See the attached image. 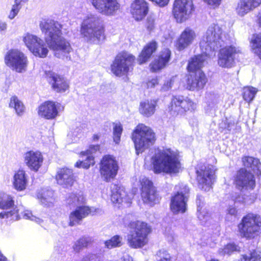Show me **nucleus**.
<instances>
[{
    "label": "nucleus",
    "mask_w": 261,
    "mask_h": 261,
    "mask_svg": "<svg viewBox=\"0 0 261 261\" xmlns=\"http://www.w3.org/2000/svg\"><path fill=\"white\" fill-rule=\"evenodd\" d=\"M151 163L155 173H176L181 167L178 152L170 148L156 150L151 158Z\"/></svg>",
    "instance_id": "obj_1"
},
{
    "label": "nucleus",
    "mask_w": 261,
    "mask_h": 261,
    "mask_svg": "<svg viewBox=\"0 0 261 261\" xmlns=\"http://www.w3.org/2000/svg\"><path fill=\"white\" fill-rule=\"evenodd\" d=\"M40 29L45 34V41L48 47L54 50L65 49V42L62 37L61 25L53 20H46L40 23Z\"/></svg>",
    "instance_id": "obj_2"
},
{
    "label": "nucleus",
    "mask_w": 261,
    "mask_h": 261,
    "mask_svg": "<svg viewBox=\"0 0 261 261\" xmlns=\"http://www.w3.org/2000/svg\"><path fill=\"white\" fill-rule=\"evenodd\" d=\"M131 139L138 155L153 145L156 140L153 130L143 123H139L135 127L131 134Z\"/></svg>",
    "instance_id": "obj_3"
},
{
    "label": "nucleus",
    "mask_w": 261,
    "mask_h": 261,
    "mask_svg": "<svg viewBox=\"0 0 261 261\" xmlns=\"http://www.w3.org/2000/svg\"><path fill=\"white\" fill-rule=\"evenodd\" d=\"M82 35L88 41L105 39L103 21L96 15L88 14L84 19L81 28Z\"/></svg>",
    "instance_id": "obj_4"
},
{
    "label": "nucleus",
    "mask_w": 261,
    "mask_h": 261,
    "mask_svg": "<svg viewBox=\"0 0 261 261\" xmlns=\"http://www.w3.org/2000/svg\"><path fill=\"white\" fill-rule=\"evenodd\" d=\"M222 30L218 25H211L200 43V47L203 53L210 54L221 47L224 42L226 43L227 40L222 39Z\"/></svg>",
    "instance_id": "obj_5"
},
{
    "label": "nucleus",
    "mask_w": 261,
    "mask_h": 261,
    "mask_svg": "<svg viewBox=\"0 0 261 261\" xmlns=\"http://www.w3.org/2000/svg\"><path fill=\"white\" fill-rule=\"evenodd\" d=\"M133 229L127 235V240L130 247L139 248L145 245L147 242V236L150 232V228L147 223L137 221L131 224Z\"/></svg>",
    "instance_id": "obj_6"
},
{
    "label": "nucleus",
    "mask_w": 261,
    "mask_h": 261,
    "mask_svg": "<svg viewBox=\"0 0 261 261\" xmlns=\"http://www.w3.org/2000/svg\"><path fill=\"white\" fill-rule=\"evenodd\" d=\"M238 228L241 237L248 239L254 238L261 232V218L249 214L242 218Z\"/></svg>",
    "instance_id": "obj_7"
},
{
    "label": "nucleus",
    "mask_w": 261,
    "mask_h": 261,
    "mask_svg": "<svg viewBox=\"0 0 261 261\" xmlns=\"http://www.w3.org/2000/svg\"><path fill=\"white\" fill-rule=\"evenodd\" d=\"M136 58L132 54L123 51L117 55L111 66V71L117 76L126 75L133 69Z\"/></svg>",
    "instance_id": "obj_8"
},
{
    "label": "nucleus",
    "mask_w": 261,
    "mask_h": 261,
    "mask_svg": "<svg viewBox=\"0 0 261 261\" xmlns=\"http://www.w3.org/2000/svg\"><path fill=\"white\" fill-rule=\"evenodd\" d=\"M4 61L7 66L19 73L25 71L28 64L27 57L16 49L9 50L5 56Z\"/></svg>",
    "instance_id": "obj_9"
},
{
    "label": "nucleus",
    "mask_w": 261,
    "mask_h": 261,
    "mask_svg": "<svg viewBox=\"0 0 261 261\" xmlns=\"http://www.w3.org/2000/svg\"><path fill=\"white\" fill-rule=\"evenodd\" d=\"M118 165L115 158L111 155L102 157L99 164V172L103 180L109 182L117 174Z\"/></svg>",
    "instance_id": "obj_10"
},
{
    "label": "nucleus",
    "mask_w": 261,
    "mask_h": 261,
    "mask_svg": "<svg viewBox=\"0 0 261 261\" xmlns=\"http://www.w3.org/2000/svg\"><path fill=\"white\" fill-rule=\"evenodd\" d=\"M194 11L192 0H175L174 2L172 13L178 22L185 21Z\"/></svg>",
    "instance_id": "obj_11"
},
{
    "label": "nucleus",
    "mask_w": 261,
    "mask_h": 261,
    "mask_svg": "<svg viewBox=\"0 0 261 261\" xmlns=\"http://www.w3.org/2000/svg\"><path fill=\"white\" fill-rule=\"evenodd\" d=\"M241 53L239 47L233 45H226L219 50L218 64L223 68H231L234 65L237 56Z\"/></svg>",
    "instance_id": "obj_12"
},
{
    "label": "nucleus",
    "mask_w": 261,
    "mask_h": 261,
    "mask_svg": "<svg viewBox=\"0 0 261 261\" xmlns=\"http://www.w3.org/2000/svg\"><path fill=\"white\" fill-rule=\"evenodd\" d=\"M23 41L32 54L40 58H45L48 54V49L41 39L37 36L28 33L23 38Z\"/></svg>",
    "instance_id": "obj_13"
},
{
    "label": "nucleus",
    "mask_w": 261,
    "mask_h": 261,
    "mask_svg": "<svg viewBox=\"0 0 261 261\" xmlns=\"http://www.w3.org/2000/svg\"><path fill=\"white\" fill-rule=\"evenodd\" d=\"M196 179L200 188L208 191L213 183L215 170L212 166H202L196 171Z\"/></svg>",
    "instance_id": "obj_14"
},
{
    "label": "nucleus",
    "mask_w": 261,
    "mask_h": 261,
    "mask_svg": "<svg viewBox=\"0 0 261 261\" xmlns=\"http://www.w3.org/2000/svg\"><path fill=\"white\" fill-rule=\"evenodd\" d=\"M90 1L99 13L108 16L114 15L120 7L117 0H90Z\"/></svg>",
    "instance_id": "obj_15"
},
{
    "label": "nucleus",
    "mask_w": 261,
    "mask_h": 261,
    "mask_svg": "<svg viewBox=\"0 0 261 261\" xmlns=\"http://www.w3.org/2000/svg\"><path fill=\"white\" fill-rule=\"evenodd\" d=\"M236 187L241 191L252 190L255 186V180L253 174L242 168L238 171L234 178Z\"/></svg>",
    "instance_id": "obj_16"
},
{
    "label": "nucleus",
    "mask_w": 261,
    "mask_h": 261,
    "mask_svg": "<svg viewBox=\"0 0 261 261\" xmlns=\"http://www.w3.org/2000/svg\"><path fill=\"white\" fill-rule=\"evenodd\" d=\"M183 188L172 197L170 208L174 213H184L186 211L189 189L187 185H182Z\"/></svg>",
    "instance_id": "obj_17"
},
{
    "label": "nucleus",
    "mask_w": 261,
    "mask_h": 261,
    "mask_svg": "<svg viewBox=\"0 0 261 261\" xmlns=\"http://www.w3.org/2000/svg\"><path fill=\"white\" fill-rule=\"evenodd\" d=\"M141 185V197L144 203L154 204L159 201V197L152 182L146 177L140 180Z\"/></svg>",
    "instance_id": "obj_18"
},
{
    "label": "nucleus",
    "mask_w": 261,
    "mask_h": 261,
    "mask_svg": "<svg viewBox=\"0 0 261 261\" xmlns=\"http://www.w3.org/2000/svg\"><path fill=\"white\" fill-rule=\"evenodd\" d=\"M195 105L190 99H186L182 96H174L171 101V111L175 114H180L188 110H194Z\"/></svg>",
    "instance_id": "obj_19"
},
{
    "label": "nucleus",
    "mask_w": 261,
    "mask_h": 261,
    "mask_svg": "<svg viewBox=\"0 0 261 261\" xmlns=\"http://www.w3.org/2000/svg\"><path fill=\"white\" fill-rule=\"evenodd\" d=\"M207 82L206 77L201 70L195 72H190L187 80V88L190 90H198L202 89Z\"/></svg>",
    "instance_id": "obj_20"
},
{
    "label": "nucleus",
    "mask_w": 261,
    "mask_h": 261,
    "mask_svg": "<svg viewBox=\"0 0 261 261\" xmlns=\"http://www.w3.org/2000/svg\"><path fill=\"white\" fill-rule=\"evenodd\" d=\"M24 162L30 170L37 172L41 167L43 157L39 151L30 150L25 153Z\"/></svg>",
    "instance_id": "obj_21"
},
{
    "label": "nucleus",
    "mask_w": 261,
    "mask_h": 261,
    "mask_svg": "<svg viewBox=\"0 0 261 261\" xmlns=\"http://www.w3.org/2000/svg\"><path fill=\"white\" fill-rule=\"evenodd\" d=\"M38 114L41 118L47 120L55 118L58 115V108L55 102L51 100L43 102L38 108Z\"/></svg>",
    "instance_id": "obj_22"
},
{
    "label": "nucleus",
    "mask_w": 261,
    "mask_h": 261,
    "mask_svg": "<svg viewBox=\"0 0 261 261\" xmlns=\"http://www.w3.org/2000/svg\"><path fill=\"white\" fill-rule=\"evenodd\" d=\"M196 37L195 31L190 28H186L176 40L175 46L178 50H182L191 45Z\"/></svg>",
    "instance_id": "obj_23"
},
{
    "label": "nucleus",
    "mask_w": 261,
    "mask_h": 261,
    "mask_svg": "<svg viewBox=\"0 0 261 261\" xmlns=\"http://www.w3.org/2000/svg\"><path fill=\"white\" fill-rule=\"evenodd\" d=\"M98 145H92L90 146L89 149L86 151H82L80 153V157L83 159L81 161H78L75 163V167L77 168H83L88 169L91 166L95 164L94 158L92 154L99 150Z\"/></svg>",
    "instance_id": "obj_24"
},
{
    "label": "nucleus",
    "mask_w": 261,
    "mask_h": 261,
    "mask_svg": "<svg viewBox=\"0 0 261 261\" xmlns=\"http://www.w3.org/2000/svg\"><path fill=\"white\" fill-rule=\"evenodd\" d=\"M148 11V4L145 0H135L131 5V13L136 20L144 18Z\"/></svg>",
    "instance_id": "obj_25"
},
{
    "label": "nucleus",
    "mask_w": 261,
    "mask_h": 261,
    "mask_svg": "<svg viewBox=\"0 0 261 261\" xmlns=\"http://www.w3.org/2000/svg\"><path fill=\"white\" fill-rule=\"evenodd\" d=\"M261 4V0H240L236 8L237 13L244 16Z\"/></svg>",
    "instance_id": "obj_26"
},
{
    "label": "nucleus",
    "mask_w": 261,
    "mask_h": 261,
    "mask_svg": "<svg viewBox=\"0 0 261 261\" xmlns=\"http://www.w3.org/2000/svg\"><path fill=\"white\" fill-rule=\"evenodd\" d=\"M95 211L88 206L78 207L72 212L69 216V225L72 226L80 223V221L89 214H93Z\"/></svg>",
    "instance_id": "obj_27"
},
{
    "label": "nucleus",
    "mask_w": 261,
    "mask_h": 261,
    "mask_svg": "<svg viewBox=\"0 0 261 261\" xmlns=\"http://www.w3.org/2000/svg\"><path fill=\"white\" fill-rule=\"evenodd\" d=\"M112 194L111 195V200L113 203H125L129 204L131 202V199L127 195L126 192L117 185H113L111 187Z\"/></svg>",
    "instance_id": "obj_28"
},
{
    "label": "nucleus",
    "mask_w": 261,
    "mask_h": 261,
    "mask_svg": "<svg viewBox=\"0 0 261 261\" xmlns=\"http://www.w3.org/2000/svg\"><path fill=\"white\" fill-rule=\"evenodd\" d=\"M171 51L169 49H165L162 51L158 60H155L150 64L152 71L156 72L164 68L170 59Z\"/></svg>",
    "instance_id": "obj_29"
},
{
    "label": "nucleus",
    "mask_w": 261,
    "mask_h": 261,
    "mask_svg": "<svg viewBox=\"0 0 261 261\" xmlns=\"http://www.w3.org/2000/svg\"><path fill=\"white\" fill-rule=\"evenodd\" d=\"M171 51L169 49H165L162 51L158 60H155L150 64L152 71L156 72L164 68L170 59Z\"/></svg>",
    "instance_id": "obj_30"
},
{
    "label": "nucleus",
    "mask_w": 261,
    "mask_h": 261,
    "mask_svg": "<svg viewBox=\"0 0 261 261\" xmlns=\"http://www.w3.org/2000/svg\"><path fill=\"white\" fill-rule=\"evenodd\" d=\"M28 183L27 175L22 169L18 170L13 176V185L15 189L21 191L25 189Z\"/></svg>",
    "instance_id": "obj_31"
},
{
    "label": "nucleus",
    "mask_w": 261,
    "mask_h": 261,
    "mask_svg": "<svg viewBox=\"0 0 261 261\" xmlns=\"http://www.w3.org/2000/svg\"><path fill=\"white\" fill-rule=\"evenodd\" d=\"M208 55L210 54H206L203 53V54L195 56L192 58L189 61L188 71L190 72H195L197 70H200L204 66Z\"/></svg>",
    "instance_id": "obj_32"
},
{
    "label": "nucleus",
    "mask_w": 261,
    "mask_h": 261,
    "mask_svg": "<svg viewBox=\"0 0 261 261\" xmlns=\"http://www.w3.org/2000/svg\"><path fill=\"white\" fill-rule=\"evenodd\" d=\"M47 78L53 88L57 92L65 90V84L63 77L55 73L47 74Z\"/></svg>",
    "instance_id": "obj_33"
},
{
    "label": "nucleus",
    "mask_w": 261,
    "mask_h": 261,
    "mask_svg": "<svg viewBox=\"0 0 261 261\" xmlns=\"http://www.w3.org/2000/svg\"><path fill=\"white\" fill-rule=\"evenodd\" d=\"M157 48V43L152 41L148 43L143 48L138 58L139 64H143L148 61L152 54L155 51Z\"/></svg>",
    "instance_id": "obj_34"
},
{
    "label": "nucleus",
    "mask_w": 261,
    "mask_h": 261,
    "mask_svg": "<svg viewBox=\"0 0 261 261\" xmlns=\"http://www.w3.org/2000/svg\"><path fill=\"white\" fill-rule=\"evenodd\" d=\"M156 101L155 100H146L140 103L139 111L145 117L152 115L155 111Z\"/></svg>",
    "instance_id": "obj_35"
},
{
    "label": "nucleus",
    "mask_w": 261,
    "mask_h": 261,
    "mask_svg": "<svg viewBox=\"0 0 261 261\" xmlns=\"http://www.w3.org/2000/svg\"><path fill=\"white\" fill-rule=\"evenodd\" d=\"M242 161L244 166L251 169L256 174H261V163L257 159L251 156H245L243 158Z\"/></svg>",
    "instance_id": "obj_36"
},
{
    "label": "nucleus",
    "mask_w": 261,
    "mask_h": 261,
    "mask_svg": "<svg viewBox=\"0 0 261 261\" xmlns=\"http://www.w3.org/2000/svg\"><path fill=\"white\" fill-rule=\"evenodd\" d=\"M250 43L252 52L261 60V33L253 34Z\"/></svg>",
    "instance_id": "obj_37"
},
{
    "label": "nucleus",
    "mask_w": 261,
    "mask_h": 261,
    "mask_svg": "<svg viewBox=\"0 0 261 261\" xmlns=\"http://www.w3.org/2000/svg\"><path fill=\"white\" fill-rule=\"evenodd\" d=\"M15 201L13 197L6 193L0 194V208L8 210L14 207Z\"/></svg>",
    "instance_id": "obj_38"
},
{
    "label": "nucleus",
    "mask_w": 261,
    "mask_h": 261,
    "mask_svg": "<svg viewBox=\"0 0 261 261\" xmlns=\"http://www.w3.org/2000/svg\"><path fill=\"white\" fill-rule=\"evenodd\" d=\"M9 107L13 108L19 115L22 114L24 112L25 108L23 104L16 96H13L10 98Z\"/></svg>",
    "instance_id": "obj_39"
},
{
    "label": "nucleus",
    "mask_w": 261,
    "mask_h": 261,
    "mask_svg": "<svg viewBox=\"0 0 261 261\" xmlns=\"http://www.w3.org/2000/svg\"><path fill=\"white\" fill-rule=\"evenodd\" d=\"M92 242L93 240L91 237H82L75 243L73 249L76 252H79L83 248L87 247Z\"/></svg>",
    "instance_id": "obj_40"
},
{
    "label": "nucleus",
    "mask_w": 261,
    "mask_h": 261,
    "mask_svg": "<svg viewBox=\"0 0 261 261\" xmlns=\"http://www.w3.org/2000/svg\"><path fill=\"white\" fill-rule=\"evenodd\" d=\"M257 91L258 90L253 87L248 86L244 87L243 91L244 99L248 102H250L253 100Z\"/></svg>",
    "instance_id": "obj_41"
},
{
    "label": "nucleus",
    "mask_w": 261,
    "mask_h": 261,
    "mask_svg": "<svg viewBox=\"0 0 261 261\" xmlns=\"http://www.w3.org/2000/svg\"><path fill=\"white\" fill-rule=\"evenodd\" d=\"M40 201L44 206L49 207L53 205L55 201L53 193L50 191L44 192L41 196Z\"/></svg>",
    "instance_id": "obj_42"
},
{
    "label": "nucleus",
    "mask_w": 261,
    "mask_h": 261,
    "mask_svg": "<svg viewBox=\"0 0 261 261\" xmlns=\"http://www.w3.org/2000/svg\"><path fill=\"white\" fill-rule=\"evenodd\" d=\"M239 250V247L236 245L230 243L221 248L218 250L219 254L221 255H229L234 251Z\"/></svg>",
    "instance_id": "obj_43"
},
{
    "label": "nucleus",
    "mask_w": 261,
    "mask_h": 261,
    "mask_svg": "<svg viewBox=\"0 0 261 261\" xmlns=\"http://www.w3.org/2000/svg\"><path fill=\"white\" fill-rule=\"evenodd\" d=\"M122 238L118 236H115L110 240L105 242V245L108 248L119 247L122 245Z\"/></svg>",
    "instance_id": "obj_44"
},
{
    "label": "nucleus",
    "mask_w": 261,
    "mask_h": 261,
    "mask_svg": "<svg viewBox=\"0 0 261 261\" xmlns=\"http://www.w3.org/2000/svg\"><path fill=\"white\" fill-rule=\"evenodd\" d=\"M122 126L120 123H114L113 127V139L114 141L116 143H119L121 134L122 132Z\"/></svg>",
    "instance_id": "obj_45"
},
{
    "label": "nucleus",
    "mask_w": 261,
    "mask_h": 261,
    "mask_svg": "<svg viewBox=\"0 0 261 261\" xmlns=\"http://www.w3.org/2000/svg\"><path fill=\"white\" fill-rule=\"evenodd\" d=\"M261 258V253H258L256 251L249 253L248 255H245L239 261H259Z\"/></svg>",
    "instance_id": "obj_46"
},
{
    "label": "nucleus",
    "mask_w": 261,
    "mask_h": 261,
    "mask_svg": "<svg viewBox=\"0 0 261 261\" xmlns=\"http://www.w3.org/2000/svg\"><path fill=\"white\" fill-rule=\"evenodd\" d=\"M238 211L236 207L233 205H229L226 212V219L230 221L232 217L236 218L237 216Z\"/></svg>",
    "instance_id": "obj_47"
},
{
    "label": "nucleus",
    "mask_w": 261,
    "mask_h": 261,
    "mask_svg": "<svg viewBox=\"0 0 261 261\" xmlns=\"http://www.w3.org/2000/svg\"><path fill=\"white\" fill-rule=\"evenodd\" d=\"M19 0H15L14 4L12 6L9 15V18L11 19H13L16 16L21 8V4L19 3Z\"/></svg>",
    "instance_id": "obj_48"
},
{
    "label": "nucleus",
    "mask_w": 261,
    "mask_h": 261,
    "mask_svg": "<svg viewBox=\"0 0 261 261\" xmlns=\"http://www.w3.org/2000/svg\"><path fill=\"white\" fill-rule=\"evenodd\" d=\"M81 261H102V257L98 254L89 253L83 257Z\"/></svg>",
    "instance_id": "obj_49"
},
{
    "label": "nucleus",
    "mask_w": 261,
    "mask_h": 261,
    "mask_svg": "<svg viewBox=\"0 0 261 261\" xmlns=\"http://www.w3.org/2000/svg\"><path fill=\"white\" fill-rule=\"evenodd\" d=\"M197 215L198 219L202 222L207 221L208 218V215L205 213L204 211L202 210V207L200 205H198Z\"/></svg>",
    "instance_id": "obj_50"
},
{
    "label": "nucleus",
    "mask_w": 261,
    "mask_h": 261,
    "mask_svg": "<svg viewBox=\"0 0 261 261\" xmlns=\"http://www.w3.org/2000/svg\"><path fill=\"white\" fill-rule=\"evenodd\" d=\"M65 175V170L64 169H60L56 175V179L58 184L62 185L64 184V176Z\"/></svg>",
    "instance_id": "obj_51"
},
{
    "label": "nucleus",
    "mask_w": 261,
    "mask_h": 261,
    "mask_svg": "<svg viewBox=\"0 0 261 261\" xmlns=\"http://www.w3.org/2000/svg\"><path fill=\"white\" fill-rule=\"evenodd\" d=\"M203 1L208 5L216 7L220 5L221 0H203Z\"/></svg>",
    "instance_id": "obj_52"
},
{
    "label": "nucleus",
    "mask_w": 261,
    "mask_h": 261,
    "mask_svg": "<svg viewBox=\"0 0 261 261\" xmlns=\"http://www.w3.org/2000/svg\"><path fill=\"white\" fill-rule=\"evenodd\" d=\"M158 81L156 79H152L147 83V87L148 88H152L154 87L158 84Z\"/></svg>",
    "instance_id": "obj_53"
},
{
    "label": "nucleus",
    "mask_w": 261,
    "mask_h": 261,
    "mask_svg": "<svg viewBox=\"0 0 261 261\" xmlns=\"http://www.w3.org/2000/svg\"><path fill=\"white\" fill-rule=\"evenodd\" d=\"M173 84V80H170L166 82L162 87V90L163 91H168L169 90L172 86Z\"/></svg>",
    "instance_id": "obj_54"
},
{
    "label": "nucleus",
    "mask_w": 261,
    "mask_h": 261,
    "mask_svg": "<svg viewBox=\"0 0 261 261\" xmlns=\"http://www.w3.org/2000/svg\"><path fill=\"white\" fill-rule=\"evenodd\" d=\"M13 215V213L12 211H8V212H2L0 213V218L4 219V218H8L9 217H11Z\"/></svg>",
    "instance_id": "obj_55"
},
{
    "label": "nucleus",
    "mask_w": 261,
    "mask_h": 261,
    "mask_svg": "<svg viewBox=\"0 0 261 261\" xmlns=\"http://www.w3.org/2000/svg\"><path fill=\"white\" fill-rule=\"evenodd\" d=\"M75 181L74 176L73 175H70L67 179H66V185L68 184L69 186H71L74 181Z\"/></svg>",
    "instance_id": "obj_56"
},
{
    "label": "nucleus",
    "mask_w": 261,
    "mask_h": 261,
    "mask_svg": "<svg viewBox=\"0 0 261 261\" xmlns=\"http://www.w3.org/2000/svg\"><path fill=\"white\" fill-rule=\"evenodd\" d=\"M256 22L259 27L261 28V10L256 16Z\"/></svg>",
    "instance_id": "obj_57"
},
{
    "label": "nucleus",
    "mask_w": 261,
    "mask_h": 261,
    "mask_svg": "<svg viewBox=\"0 0 261 261\" xmlns=\"http://www.w3.org/2000/svg\"><path fill=\"white\" fill-rule=\"evenodd\" d=\"M239 198H240V196L237 193L232 194L231 199L234 202L240 201Z\"/></svg>",
    "instance_id": "obj_58"
},
{
    "label": "nucleus",
    "mask_w": 261,
    "mask_h": 261,
    "mask_svg": "<svg viewBox=\"0 0 261 261\" xmlns=\"http://www.w3.org/2000/svg\"><path fill=\"white\" fill-rule=\"evenodd\" d=\"M68 200L69 203L74 202L77 200L76 196L75 194H73Z\"/></svg>",
    "instance_id": "obj_59"
},
{
    "label": "nucleus",
    "mask_w": 261,
    "mask_h": 261,
    "mask_svg": "<svg viewBox=\"0 0 261 261\" xmlns=\"http://www.w3.org/2000/svg\"><path fill=\"white\" fill-rule=\"evenodd\" d=\"M6 28L7 25L6 23L0 21V32L5 30Z\"/></svg>",
    "instance_id": "obj_60"
},
{
    "label": "nucleus",
    "mask_w": 261,
    "mask_h": 261,
    "mask_svg": "<svg viewBox=\"0 0 261 261\" xmlns=\"http://www.w3.org/2000/svg\"><path fill=\"white\" fill-rule=\"evenodd\" d=\"M0 261H8L7 257L0 251Z\"/></svg>",
    "instance_id": "obj_61"
},
{
    "label": "nucleus",
    "mask_w": 261,
    "mask_h": 261,
    "mask_svg": "<svg viewBox=\"0 0 261 261\" xmlns=\"http://www.w3.org/2000/svg\"><path fill=\"white\" fill-rule=\"evenodd\" d=\"M99 136L97 134H95L93 136V139L94 140H98L99 139Z\"/></svg>",
    "instance_id": "obj_62"
},
{
    "label": "nucleus",
    "mask_w": 261,
    "mask_h": 261,
    "mask_svg": "<svg viewBox=\"0 0 261 261\" xmlns=\"http://www.w3.org/2000/svg\"><path fill=\"white\" fill-rule=\"evenodd\" d=\"M66 53L67 52H69L70 49H71V47L70 46H68L67 45V44H66Z\"/></svg>",
    "instance_id": "obj_63"
},
{
    "label": "nucleus",
    "mask_w": 261,
    "mask_h": 261,
    "mask_svg": "<svg viewBox=\"0 0 261 261\" xmlns=\"http://www.w3.org/2000/svg\"><path fill=\"white\" fill-rule=\"evenodd\" d=\"M27 1V0H20L18 2L20 4H21L22 3L25 2Z\"/></svg>",
    "instance_id": "obj_64"
}]
</instances>
